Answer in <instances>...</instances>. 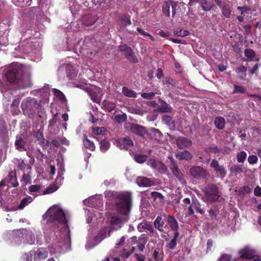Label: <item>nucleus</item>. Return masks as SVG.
Returning <instances> with one entry per match:
<instances>
[{
    "mask_svg": "<svg viewBox=\"0 0 261 261\" xmlns=\"http://www.w3.org/2000/svg\"><path fill=\"white\" fill-rule=\"evenodd\" d=\"M244 54L247 58V61H259V58L255 57V53L253 49H246Z\"/></svg>",
    "mask_w": 261,
    "mask_h": 261,
    "instance_id": "24",
    "label": "nucleus"
},
{
    "mask_svg": "<svg viewBox=\"0 0 261 261\" xmlns=\"http://www.w3.org/2000/svg\"><path fill=\"white\" fill-rule=\"evenodd\" d=\"M150 199L158 203H162L163 202V196L161 194L158 192H152L151 193Z\"/></svg>",
    "mask_w": 261,
    "mask_h": 261,
    "instance_id": "30",
    "label": "nucleus"
},
{
    "mask_svg": "<svg viewBox=\"0 0 261 261\" xmlns=\"http://www.w3.org/2000/svg\"><path fill=\"white\" fill-rule=\"evenodd\" d=\"M25 66L19 63H13L5 76L7 81L11 84H17L20 88L24 89L31 87L32 83L29 75L22 74Z\"/></svg>",
    "mask_w": 261,
    "mask_h": 261,
    "instance_id": "3",
    "label": "nucleus"
},
{
    "mask_svg": "<svg viewBox=\"0 0 261 261\" xmlns=\"http://www.w3.org/2000/svg\"><path fill=\"white\" fill-rule=\"evenodd\" d=\"M211 166L215 169L216 173L221 177H224L226 175V171L225 169L223 166H220L217 161L212 160Z\"/></svg>",
    "mask_w": 261,
    "mask_h": 261,
    "instance_id": "14",
    "label": "nucleus"
},
{
    "mask_svg": "<svg viewBox=\"0 0 261 261\" xmlns=\"http://www.w3.org/2000/svg\"><path fill=\"white\" fill-rule=\"evenodd\" d=\"M136 182L139 187H150L155 184L152 179L142 176L138 177L136 178Z\"/></svg>",
    "mask_w": 261,
    "mask_h": 261,
    "instance_id": "13",
    "label": "nucleus"
},
{
    "mask_svg": "<svg viewBox=\"0 0 261 261\" xmlns=\"http://www.w3.org/2000/svg\"><path fill=\"white\" fill-rule=\"evenodd\" d=\"M248 161L250 164H255L258 161V158L256 155H251L248 156Z\"/></svg>",
    "mask_w": 261,
    "mask_h": 261,
    "instance_id": "63",
    "label": "nucleus"
},
{
    "mask_svg": "<svg viewBox=\"0 0 261 261\" xmlns=\"http://www.w3.org/2000/svg\"><path fill=\"white\" fill-rule=\"evenodd\" d=\"M48 224L44 229V238L46 242L51 240L67 246L70 243V231L67 222L69 215L59 205L51 206L43 215Z\"/></svg>",
    "mask_w": 261,
    "mask_h": 261,
    "instance_id": "1",
    "label": "nucleus"
},
{
    "mask_svg": "<svg viewBox=\"0 0 261 261\" xmlns=\"http://www.w3.org/2000/svg\"><path fill=\"white\" fill-rule=\"evenodd\" d=\"M66 70L67 76L71 79L76 76L78 72L77 67L74 66L71 64L66 65Z\"/></svg>",
    "mask_w": 261,
    "mask_h": 261,
    "instance_id": "23",
    "label": "nucleus"
},
{
    "mask_svg": "<svg viewBox=\"0 0 261 261\" xmlns=\"http://www.w3.org/2000/svg\"><path fill=\"white\" fill-rule=\"evenodd\" d=\"M152 258L154 261H162L163 255L162 254H159L156 250H154L152 255ZM149 261H153L151 258L149 259Z\"/></svg>",
    "mask_w": 261,
    "mask_h": 261,
    "instance_id": "47",
    "label": "nucleus"
},
{
    "mask_svg": "<svg viewBox=\"0 0 261 261\" xmlns=\"http://www.w3.org/2000/svg\"><path fill=\"white\" fill-rule=\"evenodd\" d=\"M53 93L55 94V95L59 99L61 100H64L65 99V95L60 90L54 89Z\"/></svg>",
    "mask_w": 261,
    "mask_h": 261,
    "instance_id": "54",
    "label": "nucleus"
},
{
    "mask_svg": "<svg viewBox=\"0 0 261 261\" xmlns=\"http://www.w3.org/2000/svg\"><path fill=\"white\" fill-rule=\"evenodd\" d=\"M190 173L194 178L201 179L205 178L208 175L207 171L200 166H194L190 168Z\"/></svg>",
    "mask_w": 261,
    "mask_h": 261,
    "instance_id": "9",
    "label": "nucleus"
},
{
    "mask_svg": "<svg viewBox=\"0 0 261 261\" xmlns=\"http://www.w3.org/2000/svg\"><path fill=\"white\" fill-rule=\"evenodd\" d=\"M216 3L221 9L223 15L226 18H229L231 15V11L228 6H226L224 3L221 2L220 0H215Z\"/></svg>",
    "mask_w": 261,
    "mask_h": 261,
    "instance_id": "19",
    "label": "nucleus"
},
{
    "mask_svg": "<svg viewBox=\"0 0 261 261\" xmlns=\"http://www.w3.org/2000/svg\"><path fill=\"white\" fill-rule=\"evenodd\" d=\"M116 145L120 149L127 150L129 147L133 145V142L129 137H125L117 140Z\"/></svg>",
    "mask_w": 261,
    "mask_h": 261,
    "instance_id": "12",
    "label": "nucleus"
},
{
    "mask_svg": "<svg viewBox=\"0 0 261 261\" xmlns=\"http://www.w3.org/2000/svg\"><path fill=\"white\" fill-rule=\"evenodd\" d=\"M173 34L175 36L177 37H184L187 36L190 34V33L188 30H183L181 29L176 30L173 32Z\"/></svg>",
    "mask_w": 261,
    "mask_h": 261,
    "instance_id": "37",
    "label": "nucleus"
},
{
    "mask_svg": "<svg viewBox=\"0 0 261 261\" xmlns=\"http://www.w3.org/2000/svg\"><path fill=\"white\" fill-rule=\"evenodd\" d=\"M75 87L82 89H85L93 101L96 103L99 102L102 95L100 88L96 87H88L83 84H75Z\"/></svg>",
    "mask_w": 261,
    "mask_h": 261,
    "instance_id": "6",
    "label": "nucleus"
},
{
    "mask_svg": "<svg viewBox=\"0 0 261 261\" xmlns=\"http://www.w3.org/2000/svg\"><path fill=\"white\" fill-rule=\"evenodd\" d=\"M168 224L169 225L171 229L173 230H177L178 229V225L177 221L174 217L169 215L167 217Z\"/></svg>",
    "mask_w": 261,
    "mask_h": 261,
    "instance_id": "29",
    "label": "nucleus"
},
{
    "mask_svg": "<svg viewBox=\"0 0 261 261\" xmlns=\"http://www.w3.org/2000/svg\"><path fill=\"white\" fill-rule=\"evenodd\" d=\"M93 133L96 135H104L106 132V128L103 127H94L92 129Z\"/></svg>",
    "mask_w": 261,
    "mask_h": 261,
    "instance_id": "45",
    "label": "nucleus"
},
{
    "mask_svg": "<svg viewBox=\"0 0 261 261\" xmlns=\"http://www.w3.org/2000/svg\"><path fill=\"white\" fill-rule=\"evenodd\" d=\"M147 159V156L141 154H137L134 156V160L139 163H144Z\"/></svg>",
    "mask_w": 261,
    "mask_h": 261,
    "instance_id": "44",
    "label": "nucleus"
},
{
    "mask_svg": "<svg viewBox=\"0 0 261 261\" xmlns=\"http://www.w3.org/2000/svg\"><path fill=\"white\" fill-rule=\"evenodd\" d=\"M41 190V186L40 185H32L30 186L29 190L31 194L37 193Z\"/></svg>",
    "mask_w": 261,
    "mask_h": 261,
    "instance_id": "52",
    "label": "nucleus"
},
{
    "mask_svg": "<svg viewBox=\"0 0 261 261\" xmlns=\"http://www.w3.org/2000/svg\"><path fill=\"white\" fill-rule=\"evenodd\" d=\"M130 130L133 133L141 136H143L145 134V128L137 124H133L130 127Z\"/></svg>",
    "mask_w": 261,
    "mask_h": 261,
    "instance_id": "26",
    "label": "nucleus"
},
{
    "mask_svg": "<svg viewBox=\"0 0 261 261\" xmlns=\"http://www.w3.org/2000/svg\"><path fill=\"white\" fill-rule=\"evenodd\" d=\"M126 119V116L125 114H119L117 115L115 117V120L118 122V123H122L125 121Z\"/></svg>",
    "mask_w": 261,
    "mask_h": 261,
    "instance_id": "57",
    "label": "nucleus"
},
{
    "mask_svg": "<svg viewBox=\"0 0 261 261\" xmlns=\"http://www.w3.org/2000/svg\"><path fill=\"white\" fill-rule=\"evenodd\" d=\"M110 147L109 142L106 140H101L100 142V149L102 152H106Z\"/></svg>",
    "mask_w": 261,
    "mask_h": 261,
    "instance_id": "41",
    "label": "nucleus"
},
{
    "mask_svg": "<svg viewBox=\"0 0 261 261\" xmlns=\"http://www.w3.org/2000/svg\"><path fill=\"white\" fill-rule=\"evenodd\" d=\"M6 124L4 120L0 118V136L4 137L6 133Z\"/></svg>",
    "mask_w": 261,
    "mask_h": 261,
    "instance_id": "46",
    "label": "nucleus"
},
{
    "mask_svg": "<svg viewBox=\"0 0 261 261\" xmlns=\"http://www.w3.org/2000/svg\"><path fill=\"white\" fill-rule=\"evenodd\" d=\"M111 232V230L109 228H105L100 231L95 239L96 240H99L100 241L107 237H109L110 236Z\"/></svg>",
    "mask_w": 261,
    "mask_h": 261,
    "instance_id": "28",
    "label": "nucleus"
},
{
    "mask_svg": "<svg viewBox=\"0 0 261 261\" xmlns=\"http://www.w3.org/2000/svg\"><path fill=\"white\" fill-rule=\"evenodd\" d=\"M219 195L217 188L214 185H209L205 190V194L203 197L204 201L213 202L218 200Z\"/></svg>",
    "mask_w": 261,
    "mask_h": 261,
    "instance_id": "7",
    "label": "nucleus"
},
{
    "mask_svg": "<svg viewBox=\"0 0 261 261\" xmlns=\"http://www.w3.org/2000/svg\"><path fill=\"white\" fill-rule=\"evenodd\" d=\"M118 199L116 202V208L118 215H113L110 219V223L113 227L116 226L115 230L120 228L129 219V213L131 208V196L128 192L118 193L113 191L107 192ZM114 229V227H113Z\"/></svg>",
    "mask_w": 261,
    "mask_h": 261,
    "instance_id": "2",
    "label": "nucleus"
},
{
    "mask_svg": "<svg viewBox=\"0 0 261 261\" xmlns=\"http://www.w3.org/2000/svg\"><path fill=\"white\" fill-rule=\"evenodd\" d=\"M21 259L22 261H32L34 258L32 254L30 252L23 254Z\"/></svg>",
    "mask_w": 261,
    "mask_h": 261,
    "instance_id": "60",
    "label": "nucleus"
},
{
    "mask_svg": "<svg viewBox=\"0 0 261 261\" xmlns=\"http://www.w3.org/2000/svg\"><path fill=\"white\" fill-rule=\"evenodd\" d=\"M96 20V16L92 14L85 15L82 18V21L85 26L93 25Z\"/></svg>",
    "mask_w": 261,
    "mask_h": 261,
    "instance_id": "20",
    "label": "nucleus"
},
{
    "mask_svg": "<svg viewBox=\"0 0 261 261\" xmlns=\"http://www.w3.org/2000/svg\"><path fill=\"white\" fill-rule=\"evenodd\" d=\"M8 180V186L9 187H16L18 185L16 179V176L14 172H11L9 174Z\"/></svg>",
    "mask_w": 261,
    "mask_h": 261,
    "instance_id": "27",
    "label": "nucleus"
},
{
    "mask_svg": "<svg viewBox=\"0 0 261 261\" xmlns=\"http://www.w3.org/2000/svg\"><path fill=\"white\" fill-rule=\"evenodd\" d=\"M246 71H247V67H245L244 66H241L239 67L236 70V71L238 73H241V74H240V76L242 78H243V77L246 76Z\"/></svg>",
    "mask_w": 261,
    "mask_h": 261,
    "instance_id": "51",
    "label": "nucleus"
},
{
    "mask_svg": "<svg viewBox=\"0 0 261 261\" xmlns=\"http://www.w3.org/2000/svg\"><path fill=\"white\" fill-rule=\"evenodd\" d=\"M247 156L246 153L244 151H241L237 154V161L239 163H243Z\"/></svg>",
    "mask_w": 261,
    "mask_h": 261,
    "instance_id": "48",
    "label": "nucleus"
},
{
    "mask_svg": "<svg viewBox=\"0 0 261 261\" xmlns=\"http://www.w3.org/2000/svg\"><path fill=\"white\" fill-rule=\"evenodd\" d=\"M24 144L25 143L21 138L19 136L17 137L15 141V146L16 148L19 151H23L24 150Z\"/></svg>",
    "mask_w": 261,
    "mask_h": 261,
    "instance_id": "34",
    "label": "nucleus"
},
{
    "mask_svg": "<svg viewBox=\"0 0 261 261\" xmlns=\"http://www.w3.org/2000/svg\"><path fill=\"white\" fill-rule=\"evenodd\" d=\"M14 5L18 7L29 6L31 4V0H12Z\"/></svg>",
    "mask_w": 261,
    "mask_h": 261,
    "instance_id": "32",
    "label": "nucleus"
},
{
    "mask_svg": "<svg viewBox=\"0 0 261 261\" xmlns=\"http://www.w3.org/2000/svg\"><path fill=\"white\" fill-rule=\"evenodd\" d=\"M193 208H194V210H195V211L200 214H203L204 212V211L203 210V208H202L200 206V204L199 202H193Z\"/></svg>",
    "mask_w": 261,
    "mask_h": 261,
    "instance_id": "50",
    "label": "nucleus"
},
{
    "mask_svg": "<svg viewBox=\"0 0 261 261\" xmlns=\"http://www.w3.org/2000/svg\"><path fill=\"white\" fill-rule=\"evenodd\" d=\"M170 168L173 174L176 176L177 178L181 180L182 178V174L180 173L177 165L175 164H173L171 165Z\"/></svg>",
    "mask_w": 261,
    "mask_h": 261,
    "instance_id": "38",
    "label": "nucleus"
},
{
    "mask_svg": "<svg viewBox=\"0 0 261 261\" xmlns=\"http://www.w3.org/2000/svg\"><path fill=\"white\" fill-rule=\"evenodd\" d=\"M122 93L125 96L129 97H136L137 96L135 92L125 87L122 88Z\"/></svg>",
    "mask_w": 261,
    "mask_h": 261,
    "instance_id": "36",
    "label": "nucleus"
},
{
    "mask_svg": "<svg viewBox=\"0 0 261 261\" xmlns=\"http://www.w3.org/2000/svg\"><path fill=\"white\" fill-rule=\"evenodd\" d=\"M159 163L160 162L159 161H156L154 159H150L148 161V165L152 168L156 170L158 167V164H159Z\"/></svg>",
    "mask_w": 261,
    "mask_h": 261,
    "instance_id": "58",
    "label": "nucleus"
},
{
    "mask_svg": "<svg viewBox=\"0 0 261 261\" xmlns=\"http://www.w3.org/2000/svg\"><path fill=\"white\" fill-rule=\"evenodd\" d=\"M215 125L219 129H222L225 126L224 119L221 117H218L215 120Z\"/></svg>",
    "mask_w": 261,
    "mask_h": 261,
    "instance_id": "33",
    "label": "nucleus"
},
{
    "mask_svg": "<svg viewBox=\"0 0 261 261\" xmlns=\"http://www.w3.org/2000/svg\"><path fill=\"white\" fill-rule=\"evenodd\" d=\"M148 238L144 234H142L138 239L136 236L132 237L129 239L127 240L128 244L137 245L138 249L140 251H143L145 248V245L147 242Z\"/></svg>",
    "mask_w": 261,
    "mask_h": 261,
    "instance_id": "8",
    "label": "nucleus"
},
{
    "mask_svg": "<svg viewBox=\"0 0 261 261\" xmlns=\"http://www.w3.org/2000/svg\"><path fill=\"white\" fill-rule=\"evenodd\" d=\"M47 256L48 252L46 249L44 248H41L35 252L33 258L35 261H39L45 259Z\"/></svg>",
    "mask_w": 261,
    "mask_h": 261,
    "instance_id": "16",
    "label": "nucleus"
},
{
    "mask_svg": "<svg viewBox=\"0 0 261 261\" xmlns=\"http://www.w3.org/2000/svg\"><path fill=\"white\" fill-rule=\"evenodd\" d=\"M237 10L239 11L241 16L237 17L238 20L240 22H243L245 19H248L251 18L250 15L251 10L248 6L238 7Z\"/></svg>",
    "mask_w": 261,
    "mask_h": 261,
    "instance_id": "11",
    "label": "nucleus"
},
{
    "mask_svg": "<svg viewBox=\"0 0 261 261\" xmlns=\"http://www.w3.org/2000/svg\"><path fill=\"white\" fill-rule=\"evenodd\" d=\"M240 257L242 258L251 259L255 256V252L248 247H246L244 249L239 251Z\"/></svg>",
    "mask_w": 261,
    "mask_h": 261,
    "instance_id": "15",
    "label": "nucleus"
},
{
    "mask_svg": "<svg viewBox=\"0 0 261 261\" xmlns=\"http://www.w3.org/2000/svg\"><path fill=\"white\" fill-rule=\"evenodd\" d=\"M135 247H132L129 251H127L126 249H123L120 253V255L124 258H127L129 255L135 251Z\"/></svg>",
    "mask_w": 261,
    "mask_h": 261,
    "instance_id": "43",
    "label": "nucleus"
},
{
    "mask_svg": "<svg viewBox=\"0 0 261 261\" xmlns=\"http://www.w3.org/2000/svg\"><path fill=\"white\" fill-rule=\"evenodd\" d=\"M152 133H153L154 135L155 136V139L158 140H160L161 139L162 137V134L159 129L153 128L152 129Z\"/></svg>",
    "mask_w": 261,
    "mask_h": 261,
    "instance_id": "64",
    "label": "nucleus"
},
{
    "mask_svg": "<svg viewBox=\"0 0 261 261\" xmlns=\"http://www.w3.org/2000/svg\"><path fill=\"white\" fill-rule=\"evenodd\" d=\"M230 171L233 173L238 174L242 172L243 169L239 165H234L231 167Z\"/></svg>",
    "mask_w": 261,
    "mask_h": 261,
    "instance_id": "56",
    "label": "nucleus"
},
{
    "mask_svg": "<svg viewBox=\"0 0 261 261\" xmlns=\"http://www.w3.org/2000/svg\"><path fill=\"white\" fill-rule=\"evenodd\" d=\"M192 144V141L189 139L185 137H179L176 140L177 146L180 149L189 147Z\"/></svg>",
    "mask_w": 261,
    "mask_h": 261,
    "instance_id": "17",
    "label": "nucleus"
},
{
    "mask_svg": "<svg viewBox=\"0 0 261 261\" xmlns=\"http://www.w3.org/2000/svg\"><path fill=\"white\" fill-rule=\"evenodd\" d=\"M154 224L155 227L160 231H162L163 230V224L164 223L162 220V218L161 217H158L154 222Z\"/></svg>",
    "mask_w": 261,
    "mask_h": 261,
    "instance_id": "39",
    "label": "nucleus"
},
{
    "mask_svg": "<svg viewBox=\"0 0 261 261\" xmlns=\"http://www.w3.org/2000/svg\"><path fill=\"white\" fill-rule=\"evenodd\" d=\"M85 205L89 207H95L98 206L101 203V199L95 197H90L84 201Z\"/></svg>",
    "mask_w": 261,
    "mask_h": 261,
    "instance_id": "18",
    "label": "nucleus"
},
{
    "mask_svg": "<svg viewBox=\"0 0 261 261\" xmlns=\"http://www.w3.org/2000/svg\"><path fill=\"white\" fill-rule=\"evenodd\" d=\"M83 143H84V146L86 148H87L91 151L94 150V149L95 148L94 144L93 143V142H91L89 139H84L83 141Z\"/></svg>",
    "mask_w": 261,
    "mask_h": 261,
    "instance_id": "42",
    "label": "nucleus"
},
{
    "mask_svg": "<svg viewBox=\"0 0 261 261\" xmlns=\"http://www.w3.org/2000/svg\"><path fill=\"white\" fill-rule=\"evenodd\" d=\"M176 158L179 160H189L192 158V154L188 151H178L175 154Z\"/></svg>",
    "mask_w": 261,
    "mask_h": 261,
    "instance_id": "25",
    "label": "nucleus"
},
{
    "mask_svg": "<svg viewBox=\"0 0 261 261\" xmlns=\"http://www.w3.org/2000/svg\"><path fill=\"white\" fill-rule=\"evenodd\" d=\"M17 167L23 172H25L26 170H30L31 169V166L28 164H26L23 160L18 161Z\"/></svg>",
    "mask_w": 261,
    "mask_h": 261,
    "instance_id": "35",
    "label": "nucleus"
},
{
    "mask_svg": "<svg viewBox=\"0 0 261 261\" xmlns=\"http://www.w3.org/2000/svg\"><path fill=\"white\" fill-rule=\"evenodd\" d=\"M120 51L123 53L126 58L129 61L136 63L138 62V59L134 53L132 48L127 46L126 44H121L119 47Z\"/></svg>",
    "mask_w": 261,
    "mask_h": 261,
    "instance_id": "10",
    "label": "nucleus"
},
{
    "mask_svg": "<svg viewBox=\"0 0 261 261\" xmlns=\"http://www.w3.org/2000/svg\"><path fill=\"white\" fill-rule=\"evenodd\" d=\"M201 6L202 9L206 11H210L213 7V5L208 3L206 0H201Z\"/></svg>",
    "mask_w": 261,
    "mask_h": 261,
    "instance_id": "40",
    "label": "nucleus"
},
{
    "mask_svg": "<svg viewBox=\"0 0 261 261\" xmlns=\"http://www.w3.org/2000/svg\"><path fill=\"white\" fill-rule=\"evenodd\" d=\"M39 106L40 102L35 98L28 97L22 100L21 108L25 115L30 116L36 112Z\"/></svg>",
    "mask_w": 261,
    "mask_h": 261,
    "instance_id": "5",
    "label": "nucleus"
},
{
    "mask_svg": "<svg viewBox=\"0 0 261 261\" xmlns=\"http://www.w3.org/2000/svg\"><path fill=\"white\" fill-rule=\"evenodd\" d=\"M105 107L109 112H112L116 107V105L112 102L107 101L105 103Z\"/></svg>",
    "mask_w": 261,
    "mask_h": 261,
    "instance_id": "55",
    "label": "nucleus"
},
{
    "mask_svg": "<svg viewBox=\"0 0 261 261\" xmlns=\"http://www.w3.org/2000/svg\"><path fill=\"white\" fill-rule=\"evenodd\" d=\"M171 4L172 8V15H174L175 13V12L174 10V7H175V4L172 2H165L164 3L162 7V10L163 13L167 17L170 16V7Z\"/></svg>",
    "mask_w": 261,
    "mask_h": 261,
    "instance_id": "22",
    "label": "nucleus"
},
{
    "mask_svg": "<svg viewBox=\"0 0 261 261\" xmlns=\"http://www.w3.org/2000/svg\"><path fill=\"white\" fill-rule=\"evenodd\" d=\"M138 230L141 232L145 230H147L151 233H153L154 232L153 226L150 223L145 222L138 224Z\"/></svg>",
    "mask_w": 261,
    "mask_h": 261,
    "instance_id": "21",
    "label": "nucleus"
},
{
    "mask_svg": "<svg viewBox=\"0 0 261 261\" xmlns=\"http://www.w3.org/2000/svg\"><path fill=\"white\" fill-rule=\"evenodd\" d=\"M93 212H94V210L93 209L85 210V213L86 214L87 217V219H86L87 223H89L91 222V221L92 220V215H93Z\"/></svg>",
    "mask_w": 261,
    "mask_h": 261,
    "instance_id": "53",
    "label": "nucleus"
},
{
    "mask_svg": "<svg viewBox=\"0 0 261 261\" xmlns=\"http://www.w3.org/2000/svg\"><path fill=\"white\" fill-rule=\"evenodd\" d=\"M33 200V198L31 196H27L23 198L20 204L18 205V208L19 210L23 209L26 206H27L29 203L32 202Z\"/></svg>",
    "mask_w": 261,
    "mask_h": 261,
    "instance_id": "31",
    "label": "nucleus"
},
{
    "mask_svg": "<svg viewBox=\"0 0 261 261\" xmlns=\"http://www.w3.org/2000/svg\"><path fill=\"white\" fill-rule=\"evenodd\" d=\"M10 239L16 243L23 241L31 245L41 244L42 241L40 231L35 228L14 230L10 233Z\"/></svg>",
    "mask_w": 261,
    "mask_h": 261,
    "instance_id": "4",
    "label": "nucleus"
},
{
    "mask_svg": "<svg viewBox=\"0 0 261 261\" xmlns=\"http://www.w3.org/2000/svg\"><path fill=\"white\" fill-rule=\"evenodd\" d=\"M19 103V99H15L13 103H12V108L13 109H15V107H16V109L15 110H12V112L15 114H18L20 113V110L18 109V105Z\"/></svg>",
    "mask_w": 261,
    "mask_h": 261,
    "instance_id": "49",
    "label": "nucleus"
},
{
    "mask_svg": "<svg viewBox=\"0 0 261 261\" xmlns=\"http://www.w3.org/2000/svg\"><path fill=\"white\" fill-rule=\"evenodd\" d=\"M156 170H158L160 172L162 173H164L166 172L167 169L166 166L164 164L160 162L159 164H158V167H157Z\"/></svg>",
    "mask_w": 261,
    "mask_h": 261,
    "instance_id": "61",
    "label": "nucleus"
},
{
    "mask_svg": "<svg viewBox=\"0 0 261 261\" xmlns=\"http://www.w3.org/2000/svg\"><path fill=\"white\" fill-rule=\"evenodd\" d=\"M21 181L24 182L25 185L30 183L31 181V176L28 173H24Z\"/></svg>",
    "mask_w": 261,
    "mask_h": 261,
    "instance_id": "62",
    "label": "nucleus"
},
{
    "mask_svg": "<svg viewBox=\"0 0 261 261\" xmlns=\"http://www.w3.org/2000/svg\"><path fill=\"white\" fill-rule=\"evenodd\" d=\"M63 173H64V170H63V169L61 168L60 169V170H58V176L56 179L57 182L61 183L63 181V180L64 179L63 177L62 176Z\"/></svg>",
    "mask_w": 261,
    "mask_h": 261,
    "instance_id": "59",
    "label": "nucleus"
}]
</instances>
